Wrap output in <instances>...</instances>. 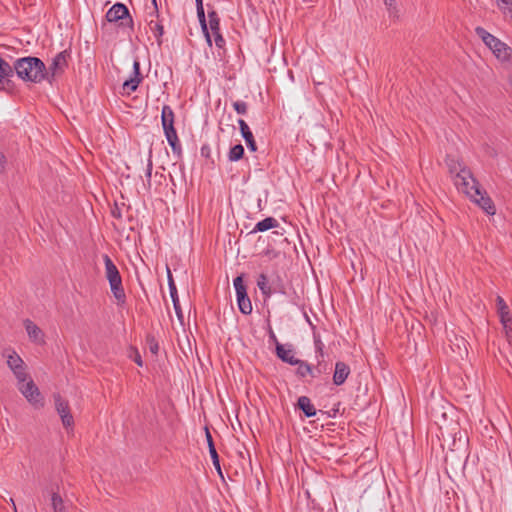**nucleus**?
I'll use <instances>...</instances> for the list:
<instances>
[{
	"mask_svg": "<svg viewBox=\"0 0 512 512\" xmlns=\"http://www.w3.org/2000/svg\"><path fill=\"white\" fill-rule=\"evenodd\" d=\"M445 163L448 167L449 173L451 175L456 176L457 172H459L460 168L466 167L463 165L458 159L451 155H447L445 159Z\"/></svg>",
	"mask_w": 512,
	"mask_h": 512,
	"instance_id": "obj_26",
	"label": "nucleus"
},
{
	"mask_svg": "<svg viewBox=\"0 0 512 512\" xmlns=\"http://www.w3.org/2000/svg\"><path fill=\"white\" fill-rule=\"evenodd\" d=\"M261 292L264 295V297H266V298L270 297L274 293L273 288H272L271 285H268L267 288L264 289V291H261Z\"/></svg>",
	"mask_w": 512,
	"mask_h": 512,
	"instance_id": "obj_48",
	"label": "nucleus"
},
{
	"mask_svg": "<svg viewBox=\"0 0 512 512\" xmlns=\"http://www.w3.org/2000/svg\"><path fill=\"white\" fill-rule=\"evenodd\" d=\"M24 364V361L16 352H13L7 357V365L11 370L22 367Z\"/></svg>",
	"mask_w": 512,
	"mask_h": 512,
	"instance_id": "obj_29",
	"label": "nucleus"
},
{
	"mask_svg": "<svg viewBox=\"0 0 512 512\" xmlns=\"http://www.w3.org/2000/svg\"><path fill=\"white\" fill-rule=\"evenodd\" d=\"M314 343H315L316 352L319 354L318 357L323 358L324 357V351H323L324 345H323L322 341L320 340V338L315 335H314Z\"/></svg>",
	"mask_w": 512,
	"mask_h": 512,
	"instance_id": "obj_39",
	"label": "nucleus"
},
{
	"mask_svg": "<svg viewBox=\"0 0 512 512\" xmlns=\"http://www.w3.org/2000/svg\"><path fill=\"white\" fill-rule=\"evenodd\" d=\"M234 287L237 295L238 308L241 313L249 315L252 312V304L247 294V289L243 281V275L234 279Z\"/></svg>",
	"mask_w": 512,
	"mask_h": 512,
	"instance_id": "obj_7",
	"label": "nucleus"
},
{
	"mask_svg": "<svg viewBox=\"0 0 512 512\" xmlns=\"http://www.w3.org/2000/svg\"><path fill=\"white\" fill-rule=\"evenodd\" d=\"M146 342H147L150 352L154 355H157V353L159 351V344H158V341L156 340L155 336L152 334H148L146 336Z\"/></svg>",
	"mask_w": 512,
	"mask_h": 512,
	"instance_id": "obj_31",
	"label": "nucleus"
},
{
	"mask_svg": "<svg viewBox=\"0 0 512 512\" xmlns=\"http://www.w3.org/2000/svg\"><path fill=\"white\" fill-rule=\"evenodd\" d=\"M111 213L114 218L120 219L122 217L121 211L117 205H115V208L112 209Z\"/></svg>",
	"mask_w": 512,
	"mask_h": 512,
	"instance_id": "obj_47",
	"label": "nucleus"
},
{
	"mask_svg": "<svg viewBox=\"0 0 512 512\" xmlns=\"http://www.w3.org/2000/svg\"><path fill=\"white\" fill-rule=\"evenodd\" d=\"M108 22H117L121 20L119 26L130 27L133 29L134 22L128 8L123 3H115L106 13Z\"/></svg>",
	"mask_w": 512,
	"mask_h": 512,
	"instance_id": "obj_6",
	"label": "nucleus"
},
{
	"mask_svg": "<svg viewBox=\"0 0 512 512\" xmlns=\"http://www.w3.org/2000/svg\"><path fill=\"white\" fill-rule=\"evenodd\" d=\"M320 412L323 413V414H327L328 417H335L336 413L338 412V409H333L332 413H330V412H323V411H320Z\"/></svg>",
	"mask_w": 512,
	"mask_h": 512,
	"instance_id": "obj_53",
	"label": "nucleus"
},
{
	"mask_svg": "<svg viewBox=\"0 0 512 512\" xmlns=\"http://www.w3.org/2000/svg\"><path fill=\"white\" fill-rule=\"evenodd\" d=\"M384 4L386 5L390 16L398 18V9L396 7V1L395 0H384Z\"/></svg>",
	"mask_w": 512,
	"mask_h": 512,
	"instance_id": "obj_33",
	"label": "nucleus"
},
{
	"mask_svg": "<svg viewBox=\"0 0 512 512\" xmlns=\"http://www.w3.org/2000/svg\"><path fill=\"white\" fill-rule=\"evenodd\" d=\"M6 162V156L4 155V153L0 152V172L4 171Z\"/></svg>",
	"mask_w": 512,
	"mask_h": 512,
	"instance_id": "obj_46",
	"label": "nucleus"
},
{
	"mask_svg": "<svg viewBox=\"0 0 512 512\" xmlns=\"http://www.w3.org/2000/svg\"><path fill=\"white\" fill-rule=\"evenodd\" d=\"M11 66L5 59L0 56V71L3 74L12 73Z\"/></svg>",
	"mask_w": 512,
	"mask_h": 512,
	"instance_id": "obj_41",
	"label": "nucleus"
},
{
	"mask_svg": "<svg viewBox=\"0 0 512 512\" xmlns=\"http://www.w3.org/2000/svg\"><path fill=\"white\" fill-rule=\"evenodd\" d=\"M268 285L269 283L267 275L261 273L257 279V286L259 287L260 291H264V289H266Z\"/></svg>",
	"mask_w": 512,
	"mask_h": 512,
	"instance_id": "obj_36",
	"label": "nucleus"
},
{
	"mask_svg": "<svg viewBox=\"0 0 512 512\" xmlns=\"http://www.w3.org/2000/svg\"><path fill=\"white\" fill-rule=\"evenodd\" d=\"M12 76L14 73L25 82L41 83L47 77V67L44 62L34 56H27L17 59L11 66Z\"/></svg>",
	"mask_w": 512,
	"mask_h": 512,
	"instance_id": "obj_1",
	"label": "nucleus"
},
{
	"mask_svg": "<svg viewBox=\"0 0 512 512\" xmlns=\"http://www.w3.org/2000/svg\"><path fill=\"white\" fill-rule=\"evenodd\" d=\"M196 2V9L203 7V0H195Z\"/></svg>",
	"mask_w": 512,
	"mask_h": 512,
	"instance_id": "obj_54",
	"label": "nucleus"
},
{
	"mask_svg": "<svg viewBox=\"0 0 512 512\" xmlns=\"http://www.w3.org/2000/svg\"><path fill=\"white\" fill-rule=\"evenodd\" d=\"M103 260L105 264L106 278L109 281L111 292L117 300V303L119 305H123L126 302V294L122 285V278L119 270L107 254L103 256Z\"/></svg>",
	"mask_w": 512,
	"mask_h": 512,
	"instance_id": "obj_3",
	"label": "nucleus"
},
{
	"mask_svg": "<svg viewBox=\"0 0 512 512\" xmlns=\"http://www.w3.org/2000/svg\"><path fill=\"white\" fill-rule=\"evenodd\" d=\"M70 52L63 50L59 52L53 59L50 66L47 68V77L45 80L52 84L54 80L61 76L68 67V60L70 59Z\"/></svg>",
	"mask_w": 512,
	"mask_h": 512,
	"instance_id": "obj_5",
	"label": "nucleus"
},
{
	"mask_svg": "<svg viewBox=\"0 0 512 512\" xmlns=\"http://www.w3.org/2000/svg\"><path fill=\"white\" fill-rule=\"evenodd\" d=\"M279 226V222L274 217H267L261 221H259L251 233L256 232H265L269 229L277 228Z\"/></svg>",
	"mask_w": 512,
	"mask_h": 512,
	"instance_id": "obj_23",
	"label": "nucleus"
},
{
	"mask_svg": "<svg viewBox=\"0 0 512 512\" xmlns=\"http://www.w3.org/2000/svg\"><path fill=\"white\" fill-rule=\"evenodd\" d=\"M147 161H148V163H147V169H146V177L150 181L151 173H152V167H153L152 160H151V154L149 155V158H148Z\"/></svg>",
	"mask_w": 512,
	"mask_h": 512,
	"instance_id": "obj_45",
	"label": "nucleus"
},
{
	"mask_svg": "<svg viewBox=\"0 0 512 512\" xmlns=\"http://www.w3.org/2000/svg\"><path fill=\"white\" fill-rule=\"evenodd\" d=\"M143 76L140 71V62L135 59L133 62V75L124 81L122 89L126 94H130L137 90L139 84L142 82Z\"/></svg>",
	"mask_w": 512,
	"mask_h": 512,
	"instance_id": "obj_11",
	"label": "nucleus"
},
{
	"mask_svg": "<svg viewBox=\"0 0 512 512\" xmlns=\"http://www.w3.org/2000/svg\"><path fill=\"white\" fill-rule=\"evenodd\" d=\"M163 130H164V134L166 136L168 143L171 141H174L178 138L175 127H170V128H166Z\"/></svg>",
	"mask_w": 512,
	"mask_h": 512,
	"instance_id": "obj_35",
	"label": "nucleus"
},
{
	"mask_svg": "<svg viewBox=\"0 0 512 512\" xmlns=\"http://www.w3.org/2000/svg\"><path fill=\"white\" fill-rule=\"evenodd\" d=\"M244 156V147L241 144H236L231 147L228 158L230 161H238Z\"/></svg>",
	"mask_w": 512,
	"mask_h": 512,
	"instance_id": "obj_27",
	"label": "nucleus"
},
{
	"mask_svg": "<svg viewBox=\"0 0 512 512\" xmlns=\"http://www.w3.org/2000/svg\"><path fill=\"white\" fill-rule=\"evenodd\" d=\"M314 84L317 86V85H321V84H324V80H321V79H318V81L314 80Z\"/></svg>",
	"mask_w": 512,
	"mask_h": 512,
	"instance_id": "obj_55",
	"label": "nucleus"
},
{
	"mask_svg": "<svg viewBox=\"0 0 512 512\" xmlns=\"http://www.w3.org/2000/svg\"><path fill=\"white\" fill-rule=\"evenodd\" d=\"M167 273H168V286H169L170 296H171V299H172V302H173L174 310L176 312L177 318L182 323L183 319H184V316H183V312H182V309H181V306H180V302H179V298H178V293H177V288H176V285L174 283V280H173L172 274L170 272V269L168 267H167Z\"/></svg>",
	"mask_w": 512,
	"mask_h": 512,
	"instance_id": "obj_13",
	"label": "nucleus"
},
{
	"mask_svg": "<svg viewBox=\"0 0 512 512\" xmlns=\"http://www.w3.org/2000/svg\"><path fill=\"white\" fill-rule=\"evenodd\" d=\"M205 436H206V440H207V444H208V448H209V454H210L212 462H213V466L215 467L219 476H221L223 478V474H222V470H221V466H220L219 455L215 448V444H214L212 435L207 427H205Z\"/></svg>",
	"mask_w": 512,
	"mask_h": 512,
	"instance_id": "obj_16",
	"label": "nucleus"
},
{
	"mask_svg": "<svg viewBox=\"0 0 512 512\" xmlns=\"http://www.w3.org/2000/svg\"><path fill=\"white\" fill-rule=\"evenodd\" d=\"M54 402L55 408L59 416L61 417V421L63 426L68 429L74 426V418L71 414L70 407L68 401L63 399L60 394H54Z\"/></svg>",
	"mask_w": 512,
	"mask_h": 512,
	"instance_id": "obj_9",
	"label": "nucleus"
},
{
	"mask_svg": "<svg viewBox=\"0 0 512 512\" xmlns=\"http://www.w3.org/2000/svg\"><path fill=\"white\" fill-rule=\"evenodd\" d=\"M169 145L171 146L173 153L175 155H177L178 157H180L182 154V149H181V144H180L179 138H177L174 141L169 142Z\"/></svg>",
	"mask_w": 512,
	"mask_h": 512,
	"instance_id": "obj_37",
	"label": "nucleus"
},
{
	"mask_svg": "<svg viewBox=\"0 0 512 512\" xmlns=\"http://www.w3.org/2000/svg\"><path fill=\"white\" fill-rule=\"evenodd\" d=\"M297 408L300 409L307 418L313 417L317 413L316 408L307 396H301L298 398Z\"/></svg>",
	"mask_w": 512,
	"mask_h": 512,
	"instance_id": "obj_20",
	"label": "nucleus"
},
{
	"mask_svg": "<svg viewBox=\"0 0 512 512\" xmlns=\"http://www.w3.org/2000/svg\"><path fill=\"white\" fill-rule=\"evenodd\" d=\"M454 184L458 191L466 194L469 198H476L480 194V184L467 167L460 168L454 176Z\"/></svg>",
	"mask_w": 512,
	"mask_h": 512,
	"instance_id": "obj_4",
	"label": "nucleus"
},
{
	"mask_svg": "<svg viewBox=\"0 0 512 512\" xmlns=\"http://www.w3.org/2000/svg\"><path fill=\"white\" fill-rule=\"evenodd\" d=\"M201 156L204 158H210L211 157V149L209 145L205 144L200 149Z\"/></svg>",
	"mask_w": 512,
	"mask_h": 512,
	"instance_id": "obj_43",
	"label": "nucleus"
},
{
	"mask_svg": "<svg viewBox=\"0 0 512 512\" xmlns=\"http://www.w3.org/2000/svg\"><path fill=\"white\" fill-rule=\"evenodd\" d=\"M317 377L321 374H326L328 372V365L324 362L323 358L318 359L317 365L313 367Z\"/></svg>",
	"mask_w": 512,
	"mask_h": 512,
	"instance_id": "obj_32",
	"label": "nucleus"
},
{
	"mask_svg": "<svg viewBox=\"0 0 512 512\" xmlns=\"http://www.w3.org/2000/svg\"><path fill=\"white\" fill-rule=\"evenodd\" d=\"M496 303L501 323L506 331V335L509 336L512 334V317L510 316L509 308L501 296H497Z\"/></svg>",
	"mask_w": 512,
	"mask_h": 512,
	"instance_id": "obj_12",
	"label": "nucleus"
},
{
	"mask_svg": "<svg viewBox=\"0 0 512 512\" xmlns=\"http://www.w3.org/2000/svg\"><path fill=\"white\" fill-rule=\"evenodd\" d=\"M152 3H153V6H154L153 14H154L156 17H159V11H158V7H157V2H156V0H152Z\"/></svg>",
	"mask_w": 512,
	"mask_h": 512,
	"instance_id": "obj_52",
	"label": "nucleus"
},
{
	"mask_svg": "<svg viewBox=\"0 0 512 512\" xmlns=\"http://www.w3.org/2000/svg\"><path fill=\"white\" fill-rule=\"evenodd\" d=\"M298 363H294L298 368L296 370V375L300 378H304L307 375H310L312 378H316L317 374L315 373L313 366L304 360H300L297 358Z\"/></svg>",
	"mask_w": 512,
	"mask_h": 512,
	"instance_id": "obj_21",
	"label": "nucleus"
},
{
	"mask_svg": "<svg viewBox=\"0 0 512 512\" xmlns=\"http://www.w3.org/2000/svg\"><path fill=\"white\" fill-rule=\"evenodd\" d=\"M11 503L13 504L14 511H15V512H17V510H16V506H15V503H14V500H13V499H11Z\"/></svg>",
	"mask_w": 512,
	"mask_h": 512,
	"instance_id": "obj_56",
	"label": "nucleus"
},
{
	"mask_svg": "<svg viewBox=\"0 0 512 512\" xmlns=\"http://www.w3.org/2000/svg\"><path fill=\"white\" fill-rule=\"evenodd\" d=\"M276 355L283 362L288 363L290 365L298 363L297 358L294 356V352L293 349L291 348V345H283L281 343H277Z\"/></svg>",
	"mask_w": 512,
	"mask_h": 512,
	"instance_id": "obj_17",
	"label": "nucleus"
},
{
	"mask_svg": "<svg viewBox=\"0 0 512 512\" xmlns=\"http://www.w3.org/2000/svg\"><path fill=\"white\" fill-rule=\"evenodd\" d=\"M233 108L238 114L245 115L248 111V105L244 101H235L233 103Z\"/></svg>",
	"mask_w": 512,
	"mask_h": 512,
	"instance_id": "obj_34",
	"label": "nucleus"
},
{
	"mask_svg": "<svg viewBox=\"0 0 512 512\" xmlns=\"http://www.w3.org/2000/svg\"><path fill=\"white\" fill-rule=\"evenodd\" d=\"M475 33L503 66L512 69V48L508 44L501 41L481 26L475 28Z\"/></svg>",
	"mask_w": 512,
	"mask_h": 512,
	"instance_id": "obj_2",
	"label": "nucleus"
},
{
	"mask_svg": "<svg viewBox=\"0 0 512 512\" xmlns=\"http://www.w3.org/2000/svg\"><path fill=\"white\" fill-rule=\"evenodd\" d=\"M480 208H482L488 215H495L496 207L493 200L487 195L486 191L480 189V194L476 198H470Z\"/></svg>",
	"mask_w": 512,
	"mask_h": 512,
	"instance_id": "obj_14",
	"label": "nucleus"
},
{
	"mask_svg": "<svg viewBox=\"0 0 512 512\" xmlns=\"http://www.w3.org/2000/svg\"><path fill=\"white\" fill-rule=\"evenodd\" d=\"M501 3L509 7V11L512 13V0H500Z\"/></svg>",
	"mask_w": 512,
	"mask_h": 512,
	"instance_id": "obj_51",
	"label": "nucleus"
},
{
	"mask_svg": "<svg viewBox=\"0 0 512 512\" xmlns=\"http://www.w3.org/2000/svg\"><path fill=\"white\" fill-rule=\"evenodd\" d=\"M149 27L152 31L154 37L156 38L157 44L160 47L163 43L162 36L164 34V27L159 22H154V20L149 21Z\"/></svg>",
	"mask_w": 512,
	"mask_h": 512,
	"instance_id": "obj_25",
	"label": "nucleus"
},
{
	"mask_svg": "<svg viewBox=\"0 0 512 512\" xmlns=\"http://www.w3.org/2000/svg\"><path fill=\"white\" fill-rule=\"evenodd\" d=\"M269 338L275 344V346L277 345V343H279V341H278L276 335L274 334L272 328L269 329Z\"/></svg>",
	"mask_w": 512,
	"mask_h": 512,
	"instance_id": "obj_50",
	"label": "nucleus"
},
{
	"mask_svg": "<svg viewBox=\"0 0 512 512\" xmlns=\"http://www.w3.org/2000/svg\"><path fill=\"white\" fill-rule=\"evenodd\" d=\"M175 114L169 105H164L161 111V123L163 129L174 127Z\"/></svg>",
	"mask_w": 512,
	"mask_h": 512,
	"instance_id": "obj_22",
	"label": "nucleus"
},
{
	"mask_svg": "<svg viewBox=\"0 0 512 512\" xmlns=\"http://www.w3.org/2000/svg\"><path fill=\"white\" fill-rule=\"evenodd\" d=\"M209 28L211 30V37H214L215 45L222 49L225 46V39L220 33V18L215 10L208 11Z\"/></svg>",
	"mask_w": 512,
	"mask_h": 512,
	"instance_id": "obj_10",
	"label": "nucleus"
},
{
	"mask_svg": "<svg viewBox=\"0 0 512 512\" xmlns=\"http://www.w3.org/2000/svg\"><path fill=\"white\" fill-rule=\"evenodd\" d=\"M19 391L27 399V401L35 407H43L44 399L40 393L39 388L36 386L32 379H29L26 383L18 385Z\"/></svg>",
	"mask_w": 512,
	"mask_h": 512,
	"instance_id": "obj_8",
	"label": "nucleus"
},
{
	"mask_svg": "<svg viewBox=\"0 0 512 512\" xmlns=\"http://www.w3.org/2000/svg\"><path fill=\"white\" fill-rule=\"evenodd\" d=\"M238 124H239L241 135L244 138L248 149L251 152L257 151V145L255 142L254 136H253L249 126L247 125V123L243 119H239Z\"/></svg>",
	"mask_w": 512,
	"mask_h": 512,
	"instance_id": "obj_19",
	"label": "nucleus"
},
{
	"mask_svg": "<svg viewBox=\"0 0 512 512\" xmlns=\"http://www.w3.org/2000/svg\"><path fill=\"white\" fill-rule=\"evenodd\" d=\"M134 362L138 365V366H142L143 365V362H142V358L138 352V350H135V357L133 358Z\"/></svg>",
	"mask_w": 512,
	"mask_h": 512,
	"instance_id": "obj_49",
	"label": "nucleus"
},
{
	"mask_svg": "<svg viewBox=\"0 0 512 512\" xmlns=\"http://www.w3.org/2000/svg\"><path fill=\"white\" fill-rule=\"evenodd\" d=\"M350 367L342 361H338L335 364V370L333 374V383L336 386H340L345 383L346 379L350 374Z\"/></svg>",
	"mask_w": 512,
	"mask_h": 512,
	"instance_id": "obj_15",
	"label": "nucleus"
},
{
	"mask_svg": "<svg viewBox=\"0 0 512 512\" xmlns=\"http://www.w3.org/2000/svg\"><path fill=\"white\" fill-rule=\"evenodd\" d=\"M13 374L15 375L16 379L18 380V385L27 381L29 378V375L26 372V365H22V367H18L16 369L12 370Z\"/></svg>",
	"mask_w": 512,
	"mask_h": 512,
	"instance_id": "obj_30",
	"label": "nucleus"
},
{
	"mask_svg": "<svg viewBox=\"0 0 512 512\" xmlns=\"http://www.w3.org/2000/svg\"><path fill=\"white\" fill-rule=\"evenodd\" d=\"M24 326L27 331V334L33 342L38 344H44V334L42 330L31 320L27 319L24 321Z\"/></svg>",
	"mask_w": 512,
	"mask_h": 512,
	"instance_id": "obj_18",
	"label": "nucleus"
},
{
	"mask_svg": "<svg viewBox=\"0 0 512 512\" xmlns=\"http://www.w3.org/2000/svg\"><path fill=\"white\" fill-rule=\"evenodd\" d=\"M196 10H197V17H198L199 23L201 25L202 32L206 38L208 45L211 47L212 46V38H211L210 32L208 30L204 7L197 8Z\"/></svg>",
	"mask_w": 512,
	"mask_h": 512,
	"instance_id": "obj_24",
	"label": "nucleus"
},
{
	"mask_svg": "<svg viewBox=\"0 0 512 512\" xmlns=\"http://www.w3.org/2000/svg\"><path fill=\"white\" fill-rule=\"evenodd\" d=\"M271 286L273 288L274 293H281V294L286 293L285 286L279 278H278L277 282L276 283L273 282V284Z\"/></svg>",
	"mask_w": 512,
	"mask_h": 512,
	"instance_id": "obj_40",
	"label": "nucleus"
},
{
	"mask_svg": "<svg viewBox=\"0 0 512 512\" xmlns=\"http://www.w3.org/2000/svg\"><path fill=\"white\" fill-rule=\"evenodd\" d=\"M456 341H458L459 343H457V347H458V354L459 356H463V354H467V348H466V341L464 338H456Z\"/></svg>",
	"mask_w": 512,
	"mask_h": 512,
	"instance_id": "obj_38",
	"label": "nucleus"
},
{
	"mask_svg": "<svg viewBox=\"0 0 512 512\" xmlns=\"http://www.w3.org/2000/svg\"><path fill=\"white\" fill-rule=\"evenodd\" d=\"M263 254L267 256L269 259H273L278 257L279 252L275 251L274 249H266Z\"/></svg>",
	"mask_w": 512,
	"mask_h": 512,
	"instance_id": "obj_44",
	"label": "nucleus"
},
{
	"mask_svg": "<svg viewBox=\"0 0 512 512\" xmlns=\"http://www.w3.org/2000/svg\"><path fill=\"white\" fill-rule=\"evenodd\" d=\"M11 66L5 59L0 56V71L3 74L12 73Z\"/></svg>",
	"mask_w": 512,
	"mask_h": 512,
	"instance_id": "obj_42",
	"label": "nucleus"
},
{
	"mask_svg": "<svg viewBox=\"0 0 512 512\" xmlns=\"http://www.w3.org/2000/svg\"><path fill=\"white\" fill-rule=\"evenodd\" d=\"M51 505H52L54 512H64L65 511L63 499L56 492H53L51 495Z\"/></svg>",
	"mask_w": 512,
	"mask_h": 512,
	"instance_id": "obj_28",
	"label": "nucleus"
}]
</instances>
